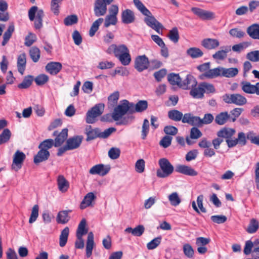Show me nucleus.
I'll list each match as a JSON object with an SVG mask.
<instances>
[{
    "mask_svg": "<svg viewBox=\"0 0 259 259\" xmlns=\"http://www.w3.org/2000/svg\"><path fill=\"white\" fill-rule=\"evenodd\" d=\"M230 34L233 37L241 38L245 35V33L238 29V28H232L229 31Z\"/></svg>",
    "mask_w": 259,
    "mask_h": 259,
    "instance_id": "nucleus-63",
    "label": "nucleus"
},
{
    "mask_svg": "<svg viewBox=\"0 0 259 259\" xmlns=\"http://www.w3.org/2000/svg\"><path fill=\"white\" fill-rule=\"evenodd\" d=\"M11 136V133L9 129L5 128L0 135V145L8 142Z\"/></svg>",
    "mask_w": 259,
    "mask_h": 259,
    "instance_id": "nucleus-51",
    "label": "nucleus"
},
{
    "mask_svg": "<svg viewBox=\"0 0 259 259\" xmlns=\"http://www.w3.org/2000/svg\"><path fill=\"white\" fill-rule=\"evenodd\" d=\"M86 226V220L83 219L79 224L77 231L76 236H78L79 237L83 236L88 233V229L85 228Z\"/></svg>",
    "mask_w": 259,
    "mask_h": 259,
    "instance_id": "nucleus-43",
    "label": "nucleus"
},
{
    "mask_svg": "<svg viewBox=\"0 0 259 259\" xmlns=\"http://www.w3.org/2000/svg\"><path fill=\"white\" fill-rule=\"evenodd\" d=\"M176 171L190 176H196L197 172L190 166L185 165H178L176 168Z\"/></svg>",
    "mask_w": 259,
    "mask_h": 259,
    "instance_id": "nucleus-18",
    "label": "nucleus"
},
{
    "mask_svg": "<svg viewBox=\"0 0 259 259\" xmlns=\"http://www.w3.org/2000/svg\"><path fill=\"white\" fill-rule=\"evenodd\" d=\"M223 99L226 103L234 104L238 106L243 105L247 102L246 99L239 94H226L223 96Z\"/></svg>",
    "mask_w": 259,
    "mask_h": 259,
    "instance_id": "nucleus-5",
    "label": "nucleus"
},
{
    "mask_svg": "<svg viewBox=\"0 0 259 259\" xmlns=\"http://www.w3.org/2000/svg\"><path fill=\"white\" fill-rule=\"evenodd\" d=\"M69 233V229L68 227H66L61 232L59 236V245L61 247H64L68 240Z\"/></svg>",
    "mask_w": 259,
    "mask_h": 259,
    "instance_id": "nucleus-38",
    "label": "nucleus"
},
{
    "mask_svg": "<svg viewBox=\"0 0 259 259\" xmlns=\"http://www.w3.org/2000/svg\"><path fill=\"white\" fill-rule=\"evenodd\" d=\"M104 19L102 18H100L96 20L92 25L90 31L89 35L90 36H93L95 33L99 29V26L102 23Z\"/></svg>",
    "mask_w": 259,
    "mask_h": 259,
    "instance_id": "nucleus-46",
    "label": "nucleus"
},
{
    "mask_svg": "<svg viewBox=\"0 0 259 259\" xmlns=\"http://www.w3.org/2000/svg\"><path fill=\"white\" fill-rule=\"evenodd\" d=\"M71 211V210H65L59 211L57 216V222L62 224H66L70 220V217L68 215V213Z\"/></svg>",
    "mask_w": 259,
    "mask_h": 259,
    "instance_id": "nucleus-30",
    "label": "nucleus"
},
{
    "mask_svg": "<svg viewBox=\"0 0 259 259\" xmlns=\"http://www.w3.org/2000/svg\"><path fill=\"white\" fill-rule=\"evenodd\" d=\"M242 90L247 94H256L259 96V82L255 85L251 84L250 82L246 81H242L241 82Z\"/></svg>",
    "mask_w": 259,
    "mask_h": 259,
    "instance_id": "nucleus-10",
    "label": "nucleus"
},
{
    "mask_svg": "<svg viewBox=\"0 0 259 259\" xmlns=\"http://www.w3.org/2000/svg\"><path fill=\"white\" fill-rule=\"evenodd\" d=\"M246 32L250 38L259 40V23H253L249 26Z\"/></svg>",
    "mask_w": 259,
    "mask_h": 259,
    "instance_id": "nucleus-20",
    "label": "nucleus"
},
{
    "mask_svg": "<svg viewBox=\"0 0 259 259\" xmlns=\"http://www.w3.org/2000/svg\"><path fill=\"white\" fill-rule=\"evenodd\" d=\"M33 77L32 75L25 76L22 82L19 84L18 87L20 89H27L32 84Z\"/></svg>",
    "mask_w": 259,
    "mask_h": 259,
    "instance_id": "nucleus-53",
    "label": "nucleus"
},
{
    "mask_svg": "<svg viewBox=\"0 0 259 259\" xmlns=\"http://www.w3.org/2000/svg\"><path fill=\"white\" fill-rule=\"evenodd\" d=\"M49 80V77L45 74H41L34 78V81L37 85H42Z\"/></svg>",
    "mask_w": 259,
    "mask_h": 259,
    "instance_id": "nucleus-59",
    "label": "nucleus"
},
{
    "mask_svg": "<svg viewBox=\"0 0 259 259\" xmlns=\"http://www.w3.org/2000/svg\"><path fill=\"white\" fill-rule=\"evenodd\" d=\"M69 233V229L68 227H66L61 232L59 236V245L61 247H64L68 240Z\"/></svg>",
    "mask_w": 259,
    "mask_h": 259,
    "instance_id": "nucleus-39",
    "label": "nucleus"
},
{
    "mask_svg": "<svg viewBox=\"0 0 259 259\" xmlns=\"http://www.w3.org/2000/svg\"><path fill=\"white\" fill-rule=\"evenodd\" d=\"M15 30V26L13 23H11L8 28V29L6 30V31L4 33L3 35V40L2 42V45L3 46H5L10 38L12 36L13 32Z\"/></svg>",
    "mask_w": 259,
    "mask_h": 259,
    "instance_id": "nucleus-35",
    "label": "nucleus"
},
{
    "mask_svg": "<svg viewBox=\"0 0 259 259\" xmlns=\"http://www.w3.org/2000/svg\"><path fill=\"white\" fill-rule=\"evenodd\" d=\"M38 206L37 205H34L32 207L30 217L29 220V223H33L34 222L38 216Z\"/></svg>",
    "mask_w": 259,
    "mask_h": 259,
    "instance_id": "nucleus-62",
    "label": "nucleus"
},
{
    "mask_svg": "<svg viewBox=\"0 0 259 259\" xmlns=\"http://www.w3.org/2000/svg\"><path fill=\"white\" fill-rule=\"evenodd\" d=\"M45 16L42 10H38L36 6L32 7L28 11V16L31 21L34 20V27L39 29L42 26V19Z\"/></svg>",
    "mask_w": 259,
    "mask_h": 259,
    "instance_id": "nucleus-3",
    "label": "nucleus"
},
{
    "mask_svg": "<svg viewBox=\"0 0 259 259\" xmlns=\"http://www.w3.org/2000/svg\"><path fill=\"white\" fill-rule=\"evenodd\" d=\"M117 58L119 60L121 64L124 66L129 65L131 62V57L129 51L121 54V55L119 56Z\"/></svg>",
    "mask_w": 259,
    "mask_h": 259,
    "instance_id": "nucleus-44",
    "label": "nucleus"
},
{
    "mask_svg": "<svg viewBox=\"0 0 259 259\" xmlns=\"http://www.w3.org/2000/svg\"><path fill=\"white\" fill-rule=\"evenodd\" d=\"M39 149V151L34 157V162L35 164L47 160L50 155L48 150H45L41 149Z\"/></svg>",
    "mask_w": 259,
    "mask_h": 259,
    "instance_id": "nucleus-24",
    "label": "nucleus"
},
{
    "mask_svg": "<svg viewBox=\"0 0 259 259\" xmlns=\"http://www.w3.org/2000/svg\"><path fill=\"white\" fill-rule=\"evenodd\" d=\"M183 249L184 254L187 257L192 258L193 257L194 251L190 244L188 243L184 244L183 245Z\"/></svg>",
    "mask_w": 259,
    "mask_h": 259,
    "instance_id": "nucleus-58",
    "label": "nucleus"
},
{
    "mask_svg": "<svg viewBox=\"0 0 259 259\" xmlns=\"http://www.w3.org/2000/svg\"><path fill=\"white\" fill-rule=\"evenodd\" d=\"M150 62L148 57L145 55H141L137 56L135 60V68L139 72H142L147 69Z\"/></svg>",
    "mask_w": 259,
    "mask_h": 259,
    "instance_id": "nucleus-6",
    "label": "nucleus"
},
{
    "mask_svg": "<svg viewBox=\"0 0 259 259\" xmlns=\"http://www.w3.org/2000/svg\"><path fill=\"white\" fill-rule=\"evenodd\" d=\"M26 58L25 53L20 54L17 59V68L19 72L23 75L26 67Z\"/></svg>",
    "mask_w": 259,
    "mask_h": 259,
    "instance_id": "nucleus-31",
    "label": "nucleus"
},
{
    "mask_svg": "<svg viewBox=\"0 0 259 259\" xmlns=\"http://www.w3.org/2000/svg\"><path fill=\"white\" fill-rule=\"evenodd\" d=\"M109 165H105L103 164H99L93 166L89 170L91 175H98L101 176L106 175L109 171Z\"/></svg>",
    "mask_w": 259,
    "mask_h": 259,
    "instance_id": "nucleus-11",
    "label": "nucleus"
},
{
    "mask_svg": "<svg viewBox=\"0 0 259 259\" xmlns=\"http://www.w3.org/2000/svg\"><path fill=\"white\" fill-rule=\"evenodd\" d=\"M149 131V122L147 119H145L142 127V139H146Z\"/></svg>",
    "mask_w": 259,
    "mask_h": 259,
    "instance_id": "nucleus-61",
    "label": "nucleus"
},
{
    "mask_svg": "<svg viewBox=\"0 0 259 259\" xmlns=\"http://www.w3.org/2000/svg\"><path fill=\"white\" fill-rule=\"evenodd\" d=\"M26 155L24 153L18 150H17L13 155L12 168L16 171L19 170L22 167Z\"/></svg>",
    "mask_w": 259,
    "mask_h": 259,
    "instance_id": "nucleus-7",
    "label": "nucleus"
},
{
    "mask_svg": "<svg viewBox=\"0 0 259 259\" xmlns=\"http://www.w3.org/2000/svg\"><path fill=\"white\" fill-rule=\"evenodd\" d=\"M230 115L227 112H223L218 114L215 118V122L219 125H223L230 119Z\"/></svg>",
    "mask_w": 259,
    "mask_h": 259,
    "instance_id": "nucleus-36",
    "label": "nucleus"
},
{
    "mask_svg": "<svg viewBox=\"0 0 259 259\" xmlns=\"http://www.w3.org/2000/svg\"><path fill=\"white\" fill-rule=\"evenodd\" d=\"M128 51H129L128 49L124 45L117 46L115 44H112L108 47L106 52L108 54H113L116 58H118L121 54L125 53V52H128Z\"/></svg>",
    "mask_w": 259,
    "mask_h": 259,
    "instance_id": "nucleus-8",
    "label": "nucleus"
},
{
    "mask_svg": "<svg viewBox=\"0 0 259 259\" xmlns=\"http://www.w3.org/2000/svg\"><path fill=\"white\" fill-rule=\"evenodd\" d=\"M250 45L251 43L250 42L243 41L233 46L232 50L235 52L240 53L241 52L248 48Z\"/></svg>",
    "mask_w": 259,
    "mask_h": 259,
    "instance_id": "nucleus-45",
    "label": "nucleus"
},
{
    "mask_svg": "<svg viewBox=\"0 0 259 259\" xmlns=\"http://www.w3.org/2000/svg\"><path fill=\"white\" fill-rule=\"evenodd\" d=\"M223 48V50L217 51L212 55L214 59L223 60L227 57V53L231 51V47L226 46L224 47Z\"/></svg>",
    "mask_w": 259,
    "mask_h": 259,
    "instance_id": "nucleus-32",
    "label": "nucleus"
},
{
    "mask_svg": "<svg viewBox=\"0 0 259 259\" xmlns=\"http://www.w3.org/2000/svg\"><path fill=\"white\" fill-rule=\"evenodd\" d=\"M197 82L195 78L191 74H187L185 79L181 80L180 88L184 90L191 89L197 85Z\"/></svg>",
    "mask_w": 259,
    "mask_h": 259,
    "instance_id": "nucleus-13",
    "label": "nucleus"
},
{
    "mask_svg": "<svg viewBox=\"0 0 259 259\" xmlns=\"http://www.w3.org/2000/svg\"><path fill=\"white\" fill-rule=\"evenodd\" d=\"M104 104L99 103L96 104L89 110L86 115V122L88 123H93L96 121V118L100 116L103 112Z\"/></svg>",
    "mask_w": 259,
    "mask_h": 259,
    "instance_id": "nucleus-4",
    "label": "nucleus"
},
{
    "mask_svg": "<svg viewBox=\"0 0 259 259\" xmlns=\"http://www.w3.org/2000/svg\"><path fill=\"white\" fill-rule=\"evenodd\" d=\"M133 2L135 7L143 15L150 14V11L146 8L140 0H133Z\"/></svg>",
    "mask_w": 259,
    "mask_h": 259,
    "instance_id": "nucleus-49",
    "label": "nucleus"
},
{
    "mask_svg": "<svg viewBox=\"0 0 259 259\" xmlns=\"http://www.w3.org/2000/svg\"><path fill=\"white\" fill-rule=\"evenodd\" d=\"M31 58L34 62H37L40 58L39 50L36 47H32L29 51Z\"/></svg>",
    "mask_w": 259,
    "mask_h": 259,
    "instance_id": "nucleus-57",
    "label": "nucleus"
},
{
    "mask_svg": "<svg viewBox=\"0 0 259 259\" xmlns=\"http://www.w3.org/2000/svg\"><path fill=\"white\" fill-rule=\"evenodd\" d=\"M168 198L171 205L174 206L179 205L181 202V198H180L178 193L176 192H173L170 194L168 196Z\"/></svg>",
    "mask_w": 259,
    "mask_h": 259,
    "instance_id": "nucleus-47",
    "label": "nucleus"
},
{
    "mask_svg": "<svg viewBox=\"0 0 259 259\" xmlns=\"http://www.w3.org/2000/svg\"><path fill=\"white\" fill-rule=\"evenodd\" d=\"M144 15L146 16L144 20V22L149 27L152 28L155 26L159 24L160 22H159L155 19V18L152 15L150 12V14H148L147 15Z\"/></svg>",
    "mask_w": 259,
    "mask_h": 259,
    "instance_id": "nucleus-37",
    "label": "nucleus"
},
{
    "mask_svg": "<svg viewBox=\"0 0 259 259\" xmlns=\"http://www.w3.org/2000/svg\"><path fill=\"white\" fill-rule=\"evenodd\" d=\"M102 0H96L94 4V12L96 17L104 16L107 12V6L102 3Z\"/></svg>",
    "mask_w": 259,
    "mask_h": 259,
    "instance_id": "nucleus-14",
    "label": "nucleus"
},
{
    "mask_svg": "<svg viewBox=\"0 0 259 259\" xmlns=\"http://www.w3.org/2000/svg\"><path fill=\"white\" fill-rule=\"evenodd\" d=\"M133 106V109L131 110L132 113L135 112H141L145 110L148 107V103L146 101H139L136 104L133 103H130V105Z\"/></svg>",
    "mask_w": 259,
    "mask_h": 259,
    "instance_id": "nucleus-28",
    "label": "nucleus"
},
{
    "mask_svg": "<svg viewBox=\"0 0 259 259\" xmlns=\"http://www.w3.org/2000/svg\"><path fill=\"white\" fill-rule=\"evenodd\" d=\"M85 134L87 135V141H90L100 138V129L98 128H93L91 125H87L85 130Z\"/></svg>",
    "mask_w": 259,
    "mask_h": 259,
    "instance_id": "nucleus-17",
    "label": "nucleus"
},
{
    "mask_svg": "<svg viewBox=\"0 0 259 259\" xmlns=\"http://www.w3.org/2000/svg\"><path fill=\"white\" fill-rule=\"evenodd\" d=\"M83 137L82 136H75L69 138L66 141V145L69 150H72L78 148L82 141Z\"/></svg>",
    "mask_w": 259,
    "mask_h": 259,
    "instance_id": "nucleus-15",
    "label": "nucleus"
},
{
    "mask_svg": "<svg viewBox=\"0 0 259 259\" xmlns=\"http://www.w3.org/2000/svg\"><path fill=\"white\" fill-rule=\"evenodd\" d=\"M258 227L259 224L258 221L255 219H252L250 221L246 231L249 233L252 234L256 232Z\"/></svg>",
    "mask_w": 259,
    "mask_h": 259,
    "instance_id": "nucleus-50",
    "label": "nucleus"
},
{
    "mask_svg": "<svg viewBox=\"0 0 259 259\" xmlns=\"http://www.w3.org/2000/svg\"><path fill=\"white\" fill-rule=\"evenodd\" d=\"M53 136H56L54 141V146L58 147L66 140L68 137V129L66 128L63 129L59 134L56 131L53 133Z\"/></svg>",
    "mask_w": 259,
    "mask_h": 259,
    "instance_id": "nucleus-12",
    "label": "nucleus"
},
{
    "mask_svg": "<svg viewBox=\"0 0 259 259\" xmlns=\"http://www.w3.org/2000/svg\"><path fill=\"white\" fill-rule=\"evenodd\" d=\"M54 141L53 139H47L43 141L39 144L38 148L45 150H48V149L51 148L53 146H54Z\"/></svg>",
    "mask_w": 259,
    "mask_h": 259,
    "instance_id": "nucleus-52",
    "label": "nucleus"
},
{
    "mask_svg": "<svg viewBox=\"0 0 259 259\" xmlns=\"http://www.w3.org/2000/svg\"><path fill=\"white\" fill-rule=\"evenodd\" d=\"M96 199V196L93 192L88 193L81 202L80 208L81 209L85 208L92 204V202Z\"/></svg>",
    "mask_w": 259,
    "mask_h": 259,
    "instance_id": "nucleus-29",
    "label": "nucleus"
},
{
    "mask_svg": "<svg viewBox=\"0 0 259 259\" xmlns=\"http://www.w3.org/2000/svg\"><path fill=\"white\" fill-rule=\"evenodd\" d=\"M117 17L108 15L106 16L105 19L104 26L107 28L111 25H114L117 23Z\"/></svg>",
    "mask_w": 259,
    "mask_h": 259,
    "instance_id": "nucleus-55",
    "label": "nucleus"
},
{
    "mask_svg": "<svg viewBox=\"0 0 259 259\" xmlns=\"http://www.w3.org/2000/svg\"><path fill=\"white\" fill-rule=\"evenodd\" d=\"M62 65L61 63L57 62H51L45 67L46 71L51 75L57 74L61 70Z\"/></svg>",
    "mask_w": 259,
    "mask_h": 259,
    "instance_id": "nucleus-16",
    "label": "nucleus"
},
{
    "mask_svg": "<svg viewBox=\"0 0 259 259\" xmlns=\"http://www.w3.org/2000/svg\"><path fill=\"white\" fill-rule=\"evenodd\" d=\"M145 231V227L143 225H139L135 228L128 227L124 230V232L131 233L132 235L136 237H140L142 235Z\"/></svg>",
    "mask_w": 259,
    "mask_h": 259,
    "instance_id": "nucleus-26",
    "label": "nucleus"
},
{
    "mask_svg": "<svg viewBox=\"0 0 259 259\" xmlns=\"http://www.w3.org/2000/svg\"><path fill=\"white\" fill-rule=\"evenodd\" d=\"M78 22V17L76 15L68 16L64 19V23L66 26H70L76 24Z\"/></svg>",
    "mask_w": 259,
    "mask_h": 259,
    "instance_id": "nucleus-56",
    "label": "nucleus"
},
{
    "mask_svg": "<svg viewBox=\"0 0 259 259\" xmlns=\"http://www.w3.org/2000/svg\"><path fill=\"white\" fill-rule=\"evenodd\" d=\"M133 106L130 105V102L126 100L120 101V103L114 108L112 113V118L114 121H118L123 116L128 113L131 114Z\"/></svg>",
    "mask_w": 259,
    "mask_h": 259,
    "instance_id": "nucleus-1",
    "label": "nucleus"
},
{
    "mask_svg": "<svg viewBox=\"0 0 259 259\" xmlns=\"http://www.w3.org/2000/svg\"><path fill=\"white\" fill-rule=\"evenodd\" d=\"M221 71V67L212 69H209L208 71L204 72V73L201 75V78L203 79L205 77L206 78L211 79L217 77L219 76H222Z\"/></svg>",
    "mask_w": 259,
    "mask_h": 259,
    "instance_id": "nucleus-22",
    "label": "nucleus"
},
{
    "mask_svg": "<svg viewBox=\"0 0 259 259\" xmlns=\"http://www.w3.org/2000/svg\"><path fill=\"white\" fill-rule=\"evenodd\" d=\"M191 11L199 18L203 20H211L214 18V14L199 8L193 7Z\"/></svg>",
    "mask_w": 259,
    "mask_h": 259,
    "instance_id": "nucleus-9",
    "label": "nucleus"
},
{
    "mask_svg": "<svg viewBox=\"0 0 259 259\" xmlns=\"http://www.w3.org/2000/svg\"><path fill=\"white\" fill-rule=\"evenodd\" d=\"M158 164L160 168L156 171L157 177L165 178L173 173L174 167L167 158H160L158 161Z\"/></svg>",
    "mask_w": 259,
    "mask_h": 259,
    "instance_id": "nucleus-2",
    "label": "nucleus"
},
{
    "mask_svg": "<svg viewBox=\"0 0 259 259\" xmlns=\"http://www.w3.org/2000/svg\"><path fill=\"white\" fill-rule=\"evenodd\" d=\"M167 115L170 119L175 121H180L183 117L182 112L176 109L169 110Z\"/></svg>",
    "mask_w": 259,
    "mask_h": 259,
    "instance_id": "nucleus-40",
    "label": "nucleus"
},
{
    "mask_svg": "<svg viewBox=\"0 0 259 259\" xmlns=\"http://www.w3.org/2000/svg\"><path fill=\"white\" fill-rule=\"evenodd\" d=\"M235 132V130L233 128L224 127L217 132V135L222 139L225 138L228 140L231 138Z\"/></svg>",
    "mask_w": 259,
    "mask_h": 259,
    "instance_id": "nucleus-23",
    "label": "nucleus"
},
{
    "mask_svg": "<svg viewBox=\"0 0 259 259\" xmlns=\"http://www.w3.org/2000/svg\"><path fill=\"white\" fill-rule=\"evenodd\" d=\"M57 182L60 191L64 193L67 191L69 187V184L63 175L58 176Z\"/></svg>",
    "mask_w": 259,
    "mask_h": 259,
    "instance_id": "nucleus-25",
    "label": "nucleus"
},
{
    "mask_svg": "<svg viewBox=\"0 0 259 259\" xmlns=\"http://www.w3.org/2000/svg\"><path fill=\"white\" fill-rule=\"evenodd\" d=\"M187 54L192 58H197L203 56V52L198 48H190L187 51Z\"/></svg>",
    "mask_w": 259,
    "mask_h": 259,
    "instance_id": "nucleus-41",
    "label": "nucleus"
},
{
    "mask_svg": "<svg viewBox=\"0 0 259 259\" xmlns=\"http://www.w3.org/2000/svg\"><path fill=\"white\" fill-rule=\"evenodd\" d=\"M121 20L124 24H130L135 20L134 13L130 9H126L122 12Z\"/></svg>",
    "mask_w": 259,
    "mask_h": 259,
    "instance_id": "nucleus-19",
    "label": "nucleus"
},
{
    "mask_svg": "<svg viewBox=\"0 0 259 259\" xmlns=\"http://www.w3.org/2000/svg\"><path fill=\"white\" fill-rule=\"evenodd\" d=\"M161 238V236H158L152 240L150 242L147 243V248L149 250H152L156 248L160 244Z\"/></svg>",
    "mask_w": 259,
    "mask_h": 259,
    "instance_id": "nucleus-60",
    "label": "nucleus"
},
{
    "mask_svg": "<svg viewBox=\"0 0 259 259\" xmlns=\"http://www.w3.org/2000/svg\"><path fill=\"white\" fill-rule=\"evenodd\" d=\"M167 80L171 84L177 85L180 87L182 78L179 74L171 73L167 75Z\"/></svg>",
    "mask_w": 259,
    "mask_h": 259,
    "instance_id": "nucleus-42",
    "label": "nucleus"
},
{
    "mask_svg": "<svg viewBox=\"0 0 259 259\" xmlns=\"http://www.w3.org/2000/svg\"><path fill=\"white\" fill-rule=\"evenodd\" d=\"M222 76L227 78L235 77L238 73V69L237 68H225L221 67Z\"/></svg>",
    "mask_w": 259,
    "mask_h": 259,
    "instance_id": "nucleus-34",
    "label": "nucleus"
},
{
    "mask_svg": "<svg viewBox=\"0 0 259 259\" xmlns=\"http://www.w3.org/2000/svg\"><path fill=\"white\" fill-rule=\"evenodd\" d=\"M201 45L208 50L215 49L220 45L218 39L207 38L203 39L201 41Z\"/></svg>",
    "mask_w": 259,
    "mask_h": 259,
    "instance_id": "nucleus-21",
    "label": "nucleus"
},
{
    "mask_svg": "<svg viewBox=\"0 0 259 259\" xmlns=\"http://www.w3.org/2000/svg\"><path fill=\"white\" fill-rule=\"evenodd\" d=\"M94 234L92 232L88 233V239L86 245V256L90 257L92 254V250L94 245Z\"/></svg>",
    "mask_w": 259,
    "mask_h": 259,
    "instance_id": "nucleus-27",
    "label": "nucleus"
},
{
    "mask_svg": "<svg viewBox=\"0 0 259 259\" xmlns=\"http://www.w3.org/2000/svg\"><path fill=\"white\" fill-rule=\"evenodd\" d=\"M246 59L253 62H259V50L248 52L246 56Z\"/></svg>",
    "mask_w": 259,
    "mask_h": 259,
    "instance_id": "nucleus-54",
    "label": "nucleus"
},
{
    "mask_svg": "<svg viewBox=\"0 0 259 259\" xmlns=\"http://www.w3.org/2000/svg\"><path fill=\"white\" fill-rule=\"evenodd\" d=\"M36 39V35L32 33H29L28 35L26 36L25 39V45L27 47L31 46Z\"/></svg>",
    "mask_w": 259,
    "mask_h": 259,
    "instance_id": "nucleus-64",
    "label": "nucleus"
},
{
    "mask_svg": "<svg viewBox=\"0 0 259 259\" xmlns=\"http://www.w3.org/2000/svg\"><path fill=\"white\" fill-rule=\"evenodd\" d=\"M204 91L201 83H200L197 87H192L190 92V95L195 99H202L204 97Z\"/></svg>",
    "mask_w": 259,
    "mask_h": 259,
    "instance_id": "nucleus-33",
    "label": "nucleus"
},
{
    "mask_svg": "<svg viewBox=\"0 0 259 259\" xmlns=\"http://www.w3.org/2000/svg\"><path fill=\"white\" fill-rule=\"evenodd\" d=\"M167 37L174 43L178 42L180 38L178 28L176 27L172 28L169 31Z\"/></svg>",
    "mask_w": 259,
    "mask_h": 259,
    "instance_id": "nucleus-48",
    "label": "nucleus"
}]
</instances>
